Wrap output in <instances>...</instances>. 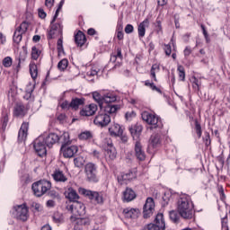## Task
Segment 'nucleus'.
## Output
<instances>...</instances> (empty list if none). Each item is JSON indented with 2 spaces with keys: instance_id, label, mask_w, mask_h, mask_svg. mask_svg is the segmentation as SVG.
Listing matches in <instances>:
<instances>
[{
  "instance_id": "nucleus-1",
  "label": "nucleus",
  "mask_w": 230,
  "mask_h": 230,
  "mask_svg": "<svg viewBox=\"0 0 230 230\" xmlns=\"http://www.w3.org/2000/svg\"><path fill=\"white\" fill-rule=\"evenodd\" d=\"M119 109H121L119 105H104V107L101 109L98 115L93 119L94 125L97 127H107V125L111 123V116L109 114H116Z\"/></svg>"
},
{
  "instance_id": "nucleus-2",
  "label": "nucleus",
  "mask_w": 230,
  "mask_h": 230,
  "mask_svg": "<svg viewBox=\"0 0 230 230\" xmlns=\"http://www.w3.org/2000/svg\"><path fill=\"white\" fill-rule=\"evenodd\" d=\"M177 209L180 217L184 218V220H191L195 216V211H193V203L190 196L183 195L178 200Z\"/></svg>"
},
{
  "instance_id": "nucleus-3",
  "label": "nucleus",
  "mask_w": 230,
  "mask_h": 230,
  "mask_svg": "<svg viewBox=\"0 0 230 230\" xmlns=\"http://www.w3.org/2000/svg\"><path fill=\"white\" fill-rule=\"evenodd\" d=\"M31 190L35 197H44L51 190V181L46 179L40 180L32 183Z\"/></svg>"
},
{
  "instance_id": "nucleus-4",
  "label": "nucleus",
  "mask_w": 230,
  "mask_h": 230,
  "mask_svg": "<svg viewBox=\"0 0 230 230\" xmlns=\"http://www.w3.org/2000/svg\"><path fill=\"white\" fill-rule=\"evenodd\" d=\"M141 116H142L143 121H146L147 125L151 126L150 127L151 130H154V128H163V122L159 120V117L148 111H143Z\"/></svg>"
},
{
  "instance_id": "nucleus-5",
  "label": "nucleus",
  "mask_w": 230,
  "mask_h": 230,
  "mask_svg": "<svg viewBox=\"0 0 230 230\" xmlns=\"http://www.w3.org/2000/svg\"><path fill=\"white\" fill-rule=\"evenodd\" d=\"M93 100H95V102H97V103L100 106V109H103L105 107L103 106L104 103H106L105 105H111V103L116 102L117 100L116 96L111 93L102 95L98 92L93 93Z\"/></svg>"
},
{
  "instance_id": "nucleus-6",
  "label": "nucleus",
  "mask_w": 230,
  "mask_h": 230,
  "mask_svg": "<svg viewBox=\"0 0 230 230\" xmlns=\"http://www.w3.org/2000/svg\"><path fill=\"white\" fill-rule=\"evenodd\" d=\"M28 207L26 204L17 205L13 207V215L16 220H21L22 222H26L30 217Z\"/></svg>"
},
{
  "instance_id": "nucleus-7",
  "label": "nucleus",
  "mask_w": 230,
  "mask_h": 230,
  "mask_svg": "<svg viewBox=\"0 0 230 230\" xmlns=\"http://www.w3.org/2000/svg\"><path fill=\"white\" fill-rule=\"evenodd\" d=\"M84 172L88 182H98V166L93 163H88L84 166Z\"/></svg>"
},
{
  "instance_id": "nucleus-8",
  "label": "nucleus",
  "mask_w": 230,
  "mask_h": 230,
  "mask_svg": "<svg viewBox=\"0 0 230 230\" xmlns=\"http://www.w3.org/2000/svg\"><path fill=\"white\" fill-rule=\"evenodd\" d=\"M166 229V223L164 222V216L163 213H158L155 218L154 223L148 224L144 230H164Z\"/></svg>"
},
{
  "instance_id": "nucleus-9",
  "label": "nucleus",
  "mask_w": 230,
  "mask_h": 230,
  "mask_svg": "<svg viewBox=\"0 0 230 230\" xmlns=\"http://www.w3.org/2000/svg\"><path fill=\"white\" fill-rule=\"evenodd\" d=\"M79 193L84 197H87L90 199V200H93L96 204H103V196H102V194H100L98 191L80 188Z\"/></svg>"
},
{
  "instance_id": "nucleus-10",
  "label": "nucleus",
  "mask_w": 230,
  "mask_h": 230,
  "mask_svg": "<svg viewBox=\"0 0 230 230\" xmlns=\"http://www.w3.org/2000/svg\"><path fill=\"white\" fill-rule=\"evenodd\" d=\"M67 211H70L75 217H82V215H85V205L82 202L75 201L72 204H68L66 207Z\"/></svg>"
},
{
  "instance_id": "nucleus-11",
  "label": "nucleus",
  "mask_w": 230,
  "mask_h": 230,
  "mask_svg": "<svg viewBox=\"0 0 230 230\" xmlns=\"http://www.w3.org/2000/svg\"><path fill=\"white\" fill-rule=\"evenodd\" d=\"M33 146L36 154H38L40 157H44V155L48 154V150L46 149L47 145L44 141V137L40 136L38 138H36Z\"/></svg>"
},
{
  "instance_id": "nucleus-12",
  "label": "nucleus",
  "mask_w": 230,
  "mask_h": 230,
  "mask_svg": "<svg viewBox=\"0 0 230 230\" xmlns=\"http://www.w3.org/2000/svg\"><path fill=\"white\" fill-rule=\"evenodd\" d=\"M155 208V203L154 202V199L147 198L143 208L144 218H150V217L154 215Z\"/></svg>"
},
{
  "instance_id": "nucleus-13",
  "label": "nucleus",
  "mask_w": 230,
  "mask_h": 230,
  "mask_svg": "<svg viewBox=\"0 0 230 230\" xmlns=\"http://www.w3.org/2000/svg\"><path fill=\"white\" fill-rule=\"evenodd\" d=\"M44 142L49 148H51L53 145L60 141V137L57 133H49V135H42Z\"/></svg>"
},
{
  "instance_id": "nucleus-14",
  "label": "nucleus",
  "mask_w": 230,
  "mask_h": 230,
  "mask_svg": "<svg viewBox=\"0 0 230 230\" xmlns=\"http://www.w3.org/2000/svg\"><path fill=\"white\" fill-rule=\"evenodd\" d=\"M61 152L66 158L75 157V155L78 153V146H61Z\"/></svg>"
},
{
  "instance_id": "nucleus-15",
  "label": "nucleus",
  "mask_w": 230,
  "mask_h": 230,
  "mask_svg": "<svg viewBox=\"0 0 230 230\" xmlns=\"http://www.w3.org/2000/svg\"><path fill=\"white\" fill-rule=\"evenodd\" d=\"M135 155L138 161H145L146 159V155L145 154V150H143V146L141 142L136 141L135 143Z\"/></svg>"
},
{
  "instance_id": "nucleus-16",
  "label": "nucleus",
  "mask_w": 230,
  "mask_h": 230,
  "mask_svg": "<svg viewBox=\"0 0 230 230\" xmlns=\"http://www.w3.org/2000/svg\"><path fill=\"white\" fill-rule=\"evenodd\" d=\"M96 111H98V105L92 103L88 106H85L81 111V116H94L96 114Z\"/></svg>"
},
{
  "instance_id": "nucleus-17",
  "label": "nucleus",
  "mask_w": 230,
  "mask_h": 230,
  "mask_svg": "<svg viewBox=\"0 0 230 230\" xmlns=\"http://www.w3.org/2000/svg\"><path fill=\"white\" fill-rule=\"evenodd\" d=\"M27 112H28V109L22 102H19L14 106L13 114L17 118H24Z\"/></svg>"
},
{
  "instance_id": "nucleus-18",
  "label": "nucleus",
  "mask_w": 230,
  "mask_h": 230,
  "mask_svg": "<svg viewBox=\"0 0 230 230\" xmlns=\"http://www.w3.org/2000/svg\"><path fill=\"white\" fill-rule=\"evenodd\" d=\"M62 24L60 23H51L50 29L49 31V39H53L55 35H62Z\"/></svg>"
},
{
  "instance_id": "nucleus-19",
  "label": "nucleus",
  "mask_w": 230,
  "mask_h": 230,
  "mask_svg": "<svg viewBox=\"0 0 230 230\" xmlns=\"http://www.w3.org/2000/svg\"><path fill=\"white\" fill-rule=\"evenodd\" d=\"M52 179L56 182H67V176L64 173V171L56 169L52 173Z\"/></svg>"
},
{
  "instance_id": "nucleus-20",
  "label": "nucleus",
  "mask_w": 230,
  "mask_h": 230,
  "mask_svg": "<svg viewBox=\"0 0 230 230\" xmlns=\"http://www.w3.org/2000/svg\"><path fill=\"white\" fill-rule=\"evenodd\" d=\"M30 124L28 122H23L21 126V128L18 133V141L22 143V141H26V137H28V128Z\"/></svg>"
},
{
  "instance_id": "nucleus-21",
  "label": "nucleus",
  "mask_w": 230,
  "mask_h": 230,
  "mask_svg": "<svg viewBox=\"0 0 230 230\" xmlns=\"http://www.w3.org/2000/svg\"><path fill=\"white\" fill-rule=\"evenodd\" d=\"M65 193L66 198L68 199L70 202H73V204H75V202H78V199H80V196H78V193L76 192V190H75V189L70 187Z\"/></svg>"
},
{
  "instance_id": "nucleus-22",
  "label": "nucleus",
  "mask_w": 230,
  "mask_h": 230,
  "mask_svg": "<svg viewBox=\"0 0 230 230\" xmlns=\"http://www.w3.org/2000/svg\"><path fill=\"white\" fill-rule=\"evenodd\" d=\"M75 42L76 46H79L80 48H82V46L87 42V38H85V34L82 32V31H78L75 35Z\"/></svg>"
},
{
  "instance_id": "nucleus-23",
  "label": "nucleus",
  "mask_w": 230,
  "mask_h": 230,
  "mask_svg": "<svg viewBox=\"0 0 230 230\" xmlns=\"http://www.w3.org/2000/svg\"><path fill=\"white\" fill-rule=\"evenodd\" d=\"M148 26H150V22L148 21V19H146L139 23L137 28L138 37L140 38L145 37V33H146V28H148Z\"/></svg>"
},
{
  "instance_id": "nucleus-24",
  "label": "nucleus",
  "mask_w": 230,
  "mask_h": 230,
  "mask_svg": "<svg viewBox=\"0 0 230 230\" xmlns=\"http://www.w3.org/2000/svg\"><path fill=\"white\" fill-rule=\"evenodd\" d=\"M136 197V192L131 188H127L123 192V199L126 202H132Z\"/></svg>"
},
{
  "instance_id": "nucleus-25",
  "label": "nucleus",
  "mask_w": 230,
  "mask_h": 230,
  "mask_svg": "<svg viewBox=\"0 0 230 230\" xmlns=\"http://www.w3.org/2000/svg\"><path fill=\"white\" fill-rule=\"evenodd\" d=\"M109 132L111 136L113 137H117L118 136H120L123 134V128L119 124H113L111 127L109 128Z\"/></svg>"
},
{
  "instance_id": "nucleus-26",
  "label": "nucleus",
  "mask_w": 230,
  "mask_h": 230,
  "mask_svg": "<svg viewBox=\"0 0 230 230\" xmlns=\"http://www.w3.org/2000/svg\"><path fill=\"white\" fill-rule=\"evenodd\" d=\"M84 103H85V99L73 98L70 102V107L72 111H78V109L81 107V105H84Z\"/></svg>"
},
{
  "instance_id": "nucleus-27",
  "label": "nucleus",
  "mask_w": 230,
  "mask_h": 230,
  "mask_svg": "<svg viewBox=\"0 0 230 230\" xmlns=\"http://www.w3.org/2000/svg\"><path fill=\"white\" fill-rule=\"evenodd\" d=\"M123 214L125 218H137L139 210L136 208H125Z\"/></svg>"
},
{
  "instance_id": "nucleus-28",
  "label": "nucleus",
  "mask_w": 230,
  "mask_h": 230,
  "mask_svg": "<svg viewBox=\"0 0 230 230\" xmlns=\"http://www.w3.org/2000/svg\"><path fill=\"white\" fill-rule=\"evenodd\" d=\"M136 177H137L136 172L132 171H128V172L121 174L120 178H119V181L127 182L128 181H132L133 179H136Z\"/></svg>"
},
{
  "instance_id": "nucleus-29",
  "label": "nucleus",
  "mask_w": 230,
  "mask_h": 230,
  "mask_svg": "<svg viewBox=\"0 0 230 230\" xmlns=\"http://www.w3.org/2000/svg\"><path fill=\"white\" fill-rule=\"evenodd\" d=\"M143 131V127L141 126H135L129 129V132L133 137V139H139L141 136V132Z\"/></svg>"
},
{
  "instance_id": "nucleus-30",
  "label": "nucleus",
  "mask_w": 230,
  "mask_h": 230,
  "mask_svg": "<svg viewBox=\"0 0 230 230\" xmlns=\"http://www.w3.org/2000/svg\"><path fill=\"white\" fill-rule=\"evenodd\" d=\"M71 222L76 221L79 226H89L91 224V220L89 218H79L75 216L70 217Z\"/></svg>"
},
{
  "instance_id": "nucleus-31",
  "label": "nucleus",
  "mask_w": 230,
  "mask_h": 230,
  "mask_svg": "<svg viewBox=\"0 0 230 230\" xmlns=\"http://www.w3.org/2000/svg\"><path fill=\"white\" fill-rule=\"evenodd\" d=\"M150 143L153 148H155L161 144V136H159V134L152 135L150 137Z\"/></svg>"
},
{
  "instance_id": "nucleus-32",
  "label": "nucleus",
  "mask_w": 230,
  "mask_h": 230,
  "mask_svg": "<svg viewBox=\"0 0 230 230\" xmlns=\"http://www.w3.org/2000/svg\"><path fill=\"white\" fill-rule=\"evenodd\" d=\"M59 141L62 143V146H67L71 145V140L69 139V133H63L61 137H59Z\"/></svg>"
},
{
  "instance_id": "nucleus-33",
  "label": "nucleus",
  "mask_w": 230,
  "mask_h": 230,
  "mask_svg": "<svg viewBox=\"0 0 230 230\" xmlns=\"http://www.w3.org/2000/svg\"><path fill=\"white\" fill-rule=\"evenodd\" d=\"M194 130L198 136V138L200 139L202 137V126L198 119H195L194 121Z\"/></svg>"
},
{
  "instance_id": "nucleus-34",
  "label": "nucleus",
  "mask_w": 230,
  "mask_h": 230,
  "mask_svg": "<svg viewBox=\"0 0 230 230\" xmlns=\"http://www.w3.org/2000/svg\"><path fill=\"white\" fill-rule=\"evenodd\" d=\"M106 154L113 161V159L116 158V155H118V152H116V147H106Z\"/></svg>"
},
{
  "instance_id": "nucleus-35",
  "label": "nucleus",
  "mask_w": 230,
  "mask_h": 230,
  "mask_svg": "<svg viewBox=\"0 0 230 230\" xmlns=\"http://www.w3.org/2000/svg\"><path fill=\"white\" fill-rule=\"evenodd\" d=\"M22 35L24 34L16 29L13 37V42H15V44H21V40H22Z\"/></svg>"
},
{
  "instance_id": "nucleus-36",
  "label": "nucleus",
  "mask_w": 230,
  "mask_h": 230,
  "mask_svg": "<svg viewBox=\"0 0 230 230\" xmlns=\"http://www.w3.org/2000/svg\"><path fill=\"white\" fill-rule=\"evenodd\" d=\"M22 49L23 51L20 52L17 71H19V69L21 68V62H24V60H26V55H28V50L25 49V47H22Z\"/></svg>"
},
{
  "instance_id": "nucleus-37",
  "label": "nucleus",
  "mask_w": 230,
  "mask_h": 230,
  "mask_svg": "<svg viewBox=\"0 0 230 230\" xmlns=\"http://www.w3.org/2000/svg\"><path fill=\"white\" fill-rule=\"evenodd\" d=\"M161 67L157 64H154L150 70L151 78L154 82H157V76L155 75V71H160Z\"/></svg>"
},
{
  "instance_id": "nucleus-38",
  "label": "nucleus",
  "mask_w": 230,
  "mask_h": 230,
  "mask_svg": "<svg viewBox=\"0 0 230 230\" xmlns=\"http://www.w3.org/2000/svg\"><path fill=\"white\" fill-rule=\"evenodd\" d=\"M145 85L146 87H150L152 89V91H156V93H159L160 94L163 93V91H161L160 88H158L155 84L151 83L150 80H146L145 81Z\"/></svg>"
},
{
  "instance_id": "nucleus-39",
  "label": "nucleus",
  "mask_w": 230,
  "mask_h": 230,
  "mask_svg": "<svg viewBox=\"0 0 230 230\" xmlns=\"http://www.w3.org/2000/svg\"><path fill=\"white\" fill-rule=\"evenodd\" d=\"M79 139L87 141V139H93V133L91 131H84L79 135Z\"/></svg>"
},
{
  "instance_id": "nucleus-40",
  "label": "nucleus",
  "mask_w": 230,
  "mask_h": 230,
  "mask_svg": "<svg viewBox=\"0 0 230 230\" xmlns=\"http://www.w3.org/2000/svg\"><path fill=\"white\" fill-rule=\"evenodd\" d=\"M39 57H40V50L37 49V47L31 48V58L32 60H38Z\"/></svg>"
},
{
  "instance_id": "nucleus-41",
  "label": "nucleus",
  "mask_w": 230,
  "mask_h": 230,
  "mask_svg": "<svg viewBox=\"0 0 230 230\" xmlns=\"http://www.w3.org/2000/svg\"><path fill=\"white\" fill-rule=\"evenodd\" d=\"M68 65H69V61H67V59L65 58L58 62V68L59 69V71H64L65 69L67 68Z\"/></svg>"
},
{
  "instance_id": "nucleus-42",
  "label": "nucleus",
  "mask_w": 230,
  "mask_h": 230,
  "mask_svg": "<svg viewBox=\"0 0 230 230\" xmlns=\"http://www.w3.org/2000/svg\"><path fill=\"white\" fill-rule=\"evenodd\" d=\"M62 6H64V0H61L60 3L58 4V7L56 10L55 15H54L52 21L50 22V24H53V22H55V21H57V17H58V13L62 10Z\"/></svg>"
},
{
  "instance_id": "nucleus-43",
  "label": "nucleus",
  "mask_w": 230,
  "mask_h": 230,
  "mask_svg": "<svg viewBox=\"0 0 230 230\" xmlns=\"http://www.w3.org/2000/svg\"><path fill=\"white\" fill-rule=\"evenodd\" d=\"M2 64L4 67H12V64H13V60L11 57H6L3 59Z\"/></svg>"
},
{
  "instance_id": "nucleus-44",
  "label": "nucleus",
  "mask_w": 230,
  "mask_h": 230,
  "mask_svg": "<svg viewBox=\"0 0 230 230\" xmlns=\"http://www.w3.org/2000/svg\"><path fill=\"white\" fill-rule=\"evenodd\" d=\"M84 157H82V156H78V157L74 159V164L77 168H82L83 165H84Z\"/></svg>"
},
{
  "instance_id": "nucleus-45",
  "label": "nucleus",
  "mask_w": 230,
  "mask_h": 230,
  "mask_svg": "<svg viewBox=\"0 0 230 230\" xmlns=\"http://www.w3.org/2000/svg\"><path fill=\"white\" fill-rule=\"evenodd\" d=\"M28 28H29L28 22H23L20 24V26L16 30H18L20 32L24 34L26 33V31H28Z\"/></svg>"
},
{
  "instance_id": "nucleus-46",
  "label": "nucleus",
  "mask_w": 230,
  "mask_h": 230,
  "mask_svg": "<svg viewBox=\"0 0 230 230\" xmlns=\"http://www.w3.org/2000/svg\"><path fill=\"white\" fill-rule=\"evenodd\" d=\"M169 217L172 222H179V212L172 210L169 213Z\"/></svg>"
},
{
  "instance_id": "nucleus-47",
  "label": "nucleus",
  "mask_w": 230,
  "mask_h": 230,
  "mask_svg": "<svg viewBox=\"0 0 230 230\" xmlns=\"http://www.w3.org/2000/svg\"><path fill=\"white\" fill-rule=\"evenodd\" d=\"M30 73H31V78L33 79L37 78V75H39V71L37 70V65H32L30 66Z\"/></svg>"
},
{
  "instance_id": "nucleus-48",
  "label": "nucleus",
  "mask_w": 230,
  "mask_h": 230,
  "mask_svg": "<svg viewBox=\"0 0 230 230\" xmlns=\"http://www.w3.org/2000/svg\"><path fill=\"white\" fill-rule=\"evenodd\" d=\"M178 71H179V78H181V82H184V80H186V73L184 72V66H179Z\"/></svg>"
},
{
  "instance_id": "nucleus-49",
  "label": "nucleus",
  "mask_w": 230,
  "mask_h": 230,
  "mask_svg": "<svg viewBox=\"0 0 230 230\" xmlns=\"http://www.w3.org/2000/svg\"><path fill=\"white\" fill-rule=\"evenodd\" d=\"M125 118L127 121H131V119H134V118H136V111H131L126 112Z\"/></svg>"
},
{
  "instance_id": "nucleus-50",
  "label": "nucleus",
  "mask_w": 230,
  "mask_h": 230,
  "mask_svg": "<svg viewBox=\"0 0 230 230\" xmlns=\"http://www.w3.org/2000/svg\"><path fill=\"white\" fill-rule=\"evenodd\" d=\"M164 50L167 57L172 55V45L171 44H164Z\"/></svg>"
},
{
  "instance_id": "nucleus-51",
  "label": "nucleus",
  "mask_w": 230,
  "mask_h": 230,
  "mask_svg": "<svg viewBox=\"0 0 230 230\" xmlns=\"http://www.w3.org/2000/svg\"><path fill=\"white\" fill-rule=\"evenodd\" d=\"M61 109H63L64 111H69V109H71V102H67V101H64L61 104H60Z\"/></svg>"
},
{
  "instance_id": "nucleus-52",
  "label": "nucleus",
  "mask_w": 230,
  "mask_h": 230,
  "mask_svg": "<svg viewBox=\"0 0 230 230\" xmlns=\"http://www.w3.org/2000/svg\"><path fill=\"white\" fill-rule=\"evenodd\" d=\"M203 141H205V145L209 146L211 145V138L209 136V132H205V137H203Z\"/></svg>"
},
{
  "instance_id": "nucleus-53",
  "label": "nucleus",
  "mask_w": 230,
  "mask_h": 230,
  "mask_svg": "<svg viewBox=\"0 0 230 230\" xmlns=\"http://www.w3.org/2000/svg\"><path fill=\"white\" fill-rule=\"evenodd\" d=\"M228 224V219H227V215H226V217H224L221 219V226H222V229H226L229 227V226H227Z\"/></svg>"
},
{
  "instance_id": "nucleus-54",
  "label": "nucleus",
  "mask_w": 230,
  "mask_h": 230,
  "mask_svg": "<svg viewBox=\"0 0 230 230\" xmlns=\"http://www.w3.org/2000/svg\"><path fill=\"white\" fill-rule=\"evenodd\" d=\"M125 33L130 34L134 32V26L132 24H127L124 29Z\"/></svg>"
},
{
  "instance_id": "nucleus-55",
  "label": "nucleus",
  "mask_w": 230,
  "mask_h": 230,
  "mask_svg": "<svg viewBox=\"0 0 230 230\" xmlns=\"http://www.w3.org/2000/svg\"><path fill=\"white\" fill-rule=\"evenodd\" d=\"M104 146H106V148H111V147L114 146V144H112V139L106 138L104 141Z\"/></svg>"
},
{
  "instance_id": "nucleus-56",
  "label": "nucleus",
  "mask_w": 230,
  "mask_h": 230,
  "mask_svg": "<svg viewBox=\"0 0 230 230\" xmlns=\"http://www.w3.org/2000/svg\"><path fill=\"white\" fill-rule=\"evenodd\" d=\"M66 118H67V117L66 116V114L61 113V114H59V115L58 116L57 119H58V121H59V122H61V123H66Z\"/></svg>"
},
{
  "instance_id": "nucleus-57",
  "label": "nucleus",
  "mask_w": 230,
  "mask_h": 230,
  "mask_svg": "<svg viewBox=\"0 0 230 230\" xmlns=\"http://www.w3.org/2000/svg\"><path fill=\"white\" fill-rule=\"evenodd\" d=\"M192 87L193 89H197L199 91V79H197V77H192Z\"/></svg>"
},
{
  "instance_id": "nucleus-58",
  "label": "nucleus",
  "mask_w": 230,
  "mask_h": 230,
  "mask_svg": "<svg viewBox=\"0 0 230 230\" xmlns=\"http://www.w3.org/2000/svg\"><path fill=\"white\" fill-rule=\"evenodd\" d=\"M38 14L40 19H46L47 14H46V12H44V9L42 8L38 9Z\"/></svg>"
},
{
  "instance_id": "nucleus-59",
  "label": "nucleus",
  "mask_w": 230,
  "mask_h": 230,
  "mask_svg": "<svg viewBox=\"0 0 230 230\" xmlns=\"http://www.w3.org/2000/svg\"><path fill=\"white\" fill-rule=\"evenodd\" d=\"M119 137H120V141L124 145L128 142V137H127V135H124L123 132Z\"/></svg>"
},
{
  "instance_id": "nucleus-60",
  "label": "nucleus",
  "mask_w": 230,
  "mask_h": 230,
  "mask_svg": "<svg viewBox=\"0 0 230 230\" xmlns=\"http://www.w3.org/2000/svg\"><path fill=\"white\" fill-rule=\"evenodd\" d=\"M47 193H48L49 197H51V199H57V197H58V192L55 190H49Z\"/></svg>"
},
{
  "instance_id": "nucleus-61",
  "label": "nucleus",
  "mask_w": 230,
  "mask_h": 230,
  "mask_svg": "<svg viewBox=\"0 0 230 230\" xmlns=\"http://www.w3.org/2000/svg\"><path fill=\"white\" fill-rule=\"evenodd\" d=\"M63 41L62 39L58 40V51H64V46L62 45Z\"/></svg>"
},
{
  "instance_id": "nucleus-62",
  "label": "nucleus",
  "mask_w": 230,
  "mask_h": 230,
  "mask_svg": "<svg viewBox=\"0 0 230 230\" xmlns=\"http://www.w3.org/2000/svg\"><path fill=\"white\" fill-rule=\"evenodd\" d=\"M8 125V113L4 117L2 128L4 130Z\"/></svg>"
},
{
  "instance_id": "nucleus-63",
  "label": "nucleus",
  "mask_w": 230,
  "mask_h": 230,
  "mask_svg": "<svg viewBox=\"0 0 230 230\" xmlns=\"http://www.w3.org/2000/svg\"><path fill=\"white\" fill-rule=\"evenodd\" d=\"M55 4V0H45V5L47 8H51Z\"/></svg>"
},
{
  "instance_id": "nucleus-64",
  "label": "nucleus",
  "mask_w": 230,
  "mask_h": 230,
  "mask_svg": "<svg viewBox=\"0 0 230 230\" xmlns=\"http://www.w3.org/2000/svg\"><path fill=\"white\" fill-rule=\"evenodd\" d=\"M183 53L184 57H190V55H191V49L190 47H186Z\"/></svg>"
}]
</instances>
